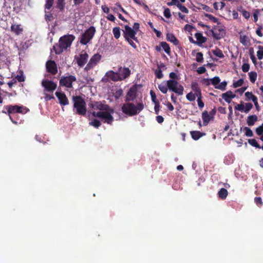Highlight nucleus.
Wrapping results in <instances>:
<instances>
[{
    "mask_svg": "<svg viewBox=\"0 0 263 263\" xmlns=\"http://www.w3.org/2000/svg\"><path fill=\"white\" fill-rule=\"evenodd\" d=\"M112 32L114 35V37L116 39H118L121 35V31L120 28L119 27H114L112 29Z\"/></svg>",
    "mask_w": 263,
    "mask_h": 263,
    "instance_id": "31",
    "label": "nucleus"
},
{
    "mask_svg": "<svg viewBox=\"0 0 263 263\" xmlns=\"http://www.w3.org/2000/svg\"><path fill=\"white\" fill-rule=\"evenodd\" d=\"M169 77L171 78L170 80L177 81L178 76L175 72H172L169 74Z\"/></svg>",
    "mask_w": 263,
    "mask_h": 263,
    "instance_id": "56",
    "label": "nucleus"
},
{
    "mask_svg": "<svg viewBox=\"0 0 263 263\" xmlns=\"http://www.w3.org/2000/svg\"><path fill=\"white\" fill-rule=\"evenodd\" d=\"M118 75L121 78V81L128 78L131 74V70L127 67L120 66L118 68Z\"/></svg>",
    "mask_w": 263,
    "mask_h": 263,
    "instance_id": "14",
    "label": "nucleus"
},
{
    "mask_svg": "<svg viewBox=\"0 0 263 263\" xmlns=\"http://www.w3.org/2000/svg\"><path fill=\"white\" fill-rule=\"evenodd\" d=\"M89 125L97 128H99L101 125V122L98 119H95L89 123Z\"/></svg>",
    "mask_w": 263,
    "mask_h": 263,
    "instance_id": "34",
    "label": "nucleus"
},
{
    "mask_svg": "<svg viewBox=\"0 0 263 263\" xmlns=\"http://www.w3.org/2000/svg\"><path fill=\"white\" fill-rule=\"evenodd\" d=\"M154 104H155L154 110L155 111V114L158 115L159 114V112L160 110V103L159 102H157V103H156Z\"/></svg>",
    "mask_w": 263,
    "mask_h": 263,
    "instance_id": "57",
    "label": "nucleus"
},
{
    "mask_svg": "<svg viewBox=\"0 0 263 263\" xmlns=\"http://www.w3.org/2000/svg\"><path fill=\"white\" fill-rule=\"evenodd\" d=\"M55 95L59 99L61 105L65 106L69 104L68 99L64 92L57 91L55 93Z\"/></svg>",
    "mask_w": 263,
    "mask_h": 263,
    "instance_id": "17",
    "label": "nucleus"
},
{
    "mask_svg": "<svg viewBox=\"0 0 263 263\" xmlns=\"http://www.w3.org/2000/svg\"><path fill=\"white\" fill-rule=\"evenodd\" d=\"M255 132L256 134L258 136L263 135V123L256 128Z\"/></svg>",
    "mask_w": 263,
    "mask_h": 263,
    "instance_id": "50",
    "label": "nucleus"
},
{
    "mask_svg": "<svg viewBox=\"0 0 263 263\" xmlns=\"http://www.w3.org/2000/svg\"><path fill=\"white\" fill-rule=\"evenodd\" d=\"M180 11H181L182 12L185 13H189V10L183 5H182L181 4H180L179 6L177 7Z\"/></svg>",
    "mask_w": 263,
    "mask_h": 263,
    "instance_id": "52",
    "label": "nucleus"
},
{
    "mask_svg": "<svg viewBox=\"0 0 263 263\" xmlns=\"http://www.w3.org/2000/svg\"><path fill=\"white\" fill-rule=\"evenodd\" d=\"M242 15L247 20H248L250 18V12L247 11V10L242 11Z\"/></svg>",
    "mask_w": 263,
    "mask_h": 263,
    "instance_id": "60",
    "label": "nucleus"
},
{
    "mask_svg": "<svg viewBox=\"0 0 263 263\" xmlns=\"http://www.w3.org/2000/svg\"><path fill=\"white\" fill-rule=\"evenodd\" d=\"M254 202L256 203V204L259 206L260 207L262 205V201L261 197H255L254 199Z\"/></svg>",
    "mask_w": 263,
    "mask_h": 263,
    "instance_id": "51",
    "label": "nucleus"
},
{
    "mask_svg": "<svg viewBox=\"0 0 263 263\" xmlns=\"http://www.w3.org/2000/svg\"><path fill=\"white\" fill-rule=\"evenodd\" d=\"M158 88L164 94L166 93L169 90L178 96L182 95L184 91L183 86L175 80H167L165 84L161 83L158 85Z\"/></svg>",
    "mask_w": 263,
    "mask_h": 263,
    "instance_id": "1",
    "label": "nucleus"
},
{
    "mask_svg": "<svg viewBox=\"0 0 263 263\" xmlns=\"http://www.w3.org/2000/svg\"><path fill=\"white\" fill-rule=\"evenodd\" d=\"M150 95L151 96L152 101L154 103L159 102V101L157 100L156 95L154 91L151 90L150 91Z\"/></svg>",
    "mask_w": 263,
    "mask_h": 263,
    "instance_id": "49",
    "label": "nucleus"
},
{
    "mask_svg": "<svg viewBox=\"0 0 263 263\" xmlns=\"http://www.w3.org/2000/svg\"><path fill=\"white\" fill-rule=\"evenodd\" d=\"M101 8L104 13H108L109 12V9L106 5H102Z\"/></svg>",
    "mask_w": 263,
    "mask_h": 263,
    "instance_id": "64",
    "label": "nucleus"
},
{
    "mask_svg": "<svg viewBox=\"0 0 263 263\" xmlns=\"http://www.w3.org/2000/svg\"><path fill=\"white\" fill-rule=\"evenodd\" d=\"M249 38L247 35L240 36V42L243 45H247L249 43Z\"/></svg>",
    "mask_w": 263,
    "mask_h": 263,
    "instance_id": "36",
    "label": "nucleus"
},
{
    "mask_svg": "<svg viewBox=\"0 0 263 263\" xmlns=\"http://www.w3.org/2000/svg\"><path fill=\"white\" fill-rule=\"evenodd\" d=\"M123 32L125 39H126V37L128 39L130 38L136 42L138 41L137 37H136V34H137L136 31L129 26L125 25L124 26V30H123Z\"/></svg>",
    "mask_w": 263,
    "mask_h": 263,
    "instance_id": "12",
    "label": "nucleus"
},
{
    "mask_svg": "<svg viewBox=\"0 0 263 263\" xmlns=\"http://www.w3.org/2000/svg\"><path fill=\"white\" fill-rule=\"evenodd\" d=\"M206 71V69L204 66H201L198 68L197 69V72L199 74H202L204 73Z\"/></svg>",
    "mask_w": 263,
    "mask_h": 263,
    "instance_id": "61",
    "label": "nucleus"
},
{
    "mask_svg": "<svg viewBox=\"0 0 263 263\" xmlns=\"http://www.w3.org/2000/svg\"><path fill=\"white\" fill-rule=\"evenodd\" d=\"M123 95V90L122 89H119L117 90L114 93L115 98L118 99L120 97Z\"/></svg>",
    "mask_w": 263,
    "mask_h": 263,
    "instance_id": "47",
    "label": "nucleus"
},
{
    "mask_svg": "<svg viewBox=\"0 0 263 263\" xmlns=\"http://www.w3.org/2000/svg\"><path fill=\"white\" fill-rule=\"evenodd\" d=\"M186 98L187 100L190 101H194L196 99L195 94L193 93L192 92H190L186 95Z\"/></svg>",
    "mask_w": 263,
    "mask_h": 263,
    "instance_id": "44",
    "label": "nucleus"
},
{
    "mask_svg": "<svg viewBox=\"0 0 263 263\" xmlns=\"http://www.w3.org/2000/svg\"><path fill=\"white\" fill-rule=\"evenodd\" d=\"M105 76L114 82L121 81V78H120L118 72L110 70L106 73Z\"/></svg>",
    "mask_w": 263,
    "mask_h": 263,
    "instance_id": "18",
    "label": "nucleus"
},
{
    "mask_svg": "<svg viewBox=\"0 0 263 263\" xmlns=\"http://www.w3.org/2000/svg\"><path fill=\"white\" fill-rule=\"evenodd\" d=\"M248 142L252 146H254V147H255L256 148H261V146H260V145L258 143V142L255 139H249Z\"/></svg>",
    "mask_w": 263,
    "mask_h": 263,
    "instance_id": "35",
    "label": "nucleus"
},
{
    "mask_svg": "<svg viewBox=\"0 0 263 263\" xmlns=\"http://www.w3.org/2000/svg\"><path fill=\"white\" fill-rule=\"evenodd\" d=\"M163 14L164 16L167 18H170L171 16L170 9L168 8H166L164 9Z\"/></svg>",
    "mask_w": 263,
    "mask_h": 263,
    "instance_id": "54",
    "label": "nucleus"
},
{
    "mask_svg": "<svg viewBox=\"0 0 263 263\" xmlns=\"http://www.w3.org/2000/svg\"><path fill=\"white\" fill-rule=\"evenodd\" d=\"M10 29L16 35H19L23 32V28L21 24H12Z\"/></svg>",
    "mask_w": 263,
    "mask_h": 263,
    "instance_id": "19",
    "label": "nucleus"
},
{
    "mask_svg": "<svg viewBox=\"0 0 263 263\" xmlns=\"http://www.w3.org/2000/svg\"><path fill=\"white\" fill-rule=\"evenodd\" d=\"M54 0H46V4L45 5V8L46 9L50 10L53 6Z\"/></svg>",
    "mask_w": 263,
    "mask_h": 263,
    "instance_id": "41",
    "label": "nucleus"
},
{
    "mask_svg": "<svg viewBox=\"0 0 263 263\" xmlns=\"http://www.w3.org/2000/svg\"><path fill=\"white\" fill-rule=\"evenodd\" d=\"M144 108L142 103H139L136 106L132 103H125L122 106V111L126 115L133 116L137 115Z\"/></svg>",
    "mask_w": 263,
    "mask_h": 263,
    "instance_id": "4",
    "label": "nucleus"
},
{
    "mask_svg": "<svg viewBox=\"0 0 263 263\" xmlns=\"http://www.w3.org/2000/svg\"><path fill=\"white\" fill-rule=\"evenodd\" d=\"M212 52L214 55L219 58H223L224 57L222 51L219 48L213 50Z\"/></svg>",
    "mask_w": 263,
    "mask_h": 263,
    "instance_id": "33",
    "label": "nucleus"
},
{
    "mask_svg": "<svg viewBox=\"0 0 263 263\" xmlns=\"http://www.w3.org/2000/svg\"><path fill=\"white\" fill-rule=\"evenodd\" d=\"M225 6L226 4L223 2H221L220 3L215 2L213 4V7L216 10L219 9V6L220 7L219 9L222 10L225 7Z\"/></svg>",
    "mask_w": 263,
    "mask_h": 263,
    "instance_id": "32",
    "label": "nucleus"
},
{
    "mask_svg": "<svg viewBox=\"0 0 263 263\" xmlns=\"http://www.w3.org/2000/svg\"><path fill=\"white\" fill-rule=\"evenodd\" d=\"M196 60L197 62L202 63L203 61V54L201 52H197L196 55Z\"/></svg>",
    "mask_w": 263,
    "mask_h": 263,
    "instance_id": "48",
    "label": "nucleus"
},
{
    "mask_svg": "<svg viewBox=\"0 0 263 263\" xmlns=\"http://www.w3.org/2000/svg\"><path fill=\"white\" fill-rule=\"evenodd\" d=\"M191 88L195 92V93L201 90L197 82H192L191 84Z\"/></svg>",
    "mask_w": 263,
    "mask_h": 263,
    "instance_id": "38",
    "label": "nucleus"
},
{
    "mask_svg": "<svg viewBox=\"0 0 263 263\" xmlns=\"http://www.w3.org/2000/svg\"><path fill=\"white\" fill-rule=\"evenodd\" d=\"M158 68L157 69H156L155 71V74L156 77L158 79H160L163 78V74L162 70L160 68V66L158 65Z\"/></svg>",
    "mask_w": 263,
    "mask_h": 263,
    "instance_id": "37",
    "label": "nucleus"
},
{
    "mask_svg": "<svg viewBox=\"0 0 263 263\" xmlns=\"http://www.w3.org/2000/svg\"><path fill=\"white\" fill-rule=\"evenodd\" d=\"M44 94H45L44 99H45V101H48L50 100L51 99H54V97L53 95H49V94H47L46 93H44Z\"/></svg>",
    "mask_w": 263,
    "mask_h": 263,
    "instance_id": "62",
    "label": "nucleus"
},
{
    "mask_svg": "<svg viewBox=\"0 0 263 263\" xmlns=\"http://www.w3.org/2000/svg\"><path fill=\"white\" fill-rule=\"evenodd\" d=\"M125 40L126 41L128 42V43L135 49H136L137 48V46L133 42V40L132 39H130V38H126V39Z\"/></svg>",
    "mask_w": 263,
    "mask_h": 263,
    "instance_id": "58",
    "label": "nucleus"
},
{
    "mask_svg": "<svg viewBox=\"0 0 263 263\" xmlns=\"http://www.w3.org/2000/svg\"><path fill=\"white\" fill-rule=\"evenodd\" d=\"M228 194V192L224 188H221L218 193L219 198L222 200L226 199Z\"/></svg>",
    "mask_w": 263,
    "mask_h": 263,
    "instance_id": "27",
    "label": "nucleus"
},
{
    "mask_svg": "<svg viewBox=\"0 0 263 263\" xmlns=\"http://www.w3.org/2000/svg\"><path fill=\"white\" fill-rule=\"evenodd\" d=\"M92 115L95 117L100 118L104 119V123L111 124L114 121V117L107 111H93Z\"/></svg>",
    "mask_w": 263,
    "mask_h": 263,
    "instance_id": "9",
    "label": "nucleus"
},
{
    "mask_svg": "<svg viewBox=\"0 0 263 263\" xmlns=\"http://www.w3.org/2000/svg\"><path fill=\"white\" fill-rule=\"evenodd\" d=\"M205 16L207 17L209 20H211L214 23H217L218 21V18L213 16L211 14H206Z\"/></svg>",
    "mask_w": 263,
    "mask_h": 263,
    "instance_id": "55",
    "label": "nucleus"
},
{
    "mask_svg": "<svg viewBox=\"0 0 263 263\" xmlns=\"http://www.w3.org/2000/svg\"><path fill=\"white\" fill-rule=\"evenodd\" d=\"M42 85L44 88V91L49 92H53L57 87V85L55 83L48 80H43Z\"/></svg>",
    "mask_w": 263,
    "mask_h": 263,
    "instance_id": "11",
    "label": "nucleus"
},
{
    "mask_svg": "<svg viewBox=\"0 0 263 263\" xmlns=\"http://www.w3.org/2000/svg\"><path fill=\"white\" fill-rule=\"evenodd\" d=\"M47 71L55 75L58 72V68L55 62L54 61L49 60L46 63Z\"/></svg>",
    "mask_w": 263,
    "mask_h": 263,
    "instance_id": "15",
    "label": "nucleus"
},
{
    "mask_svg": "<svg viewBox=\"0 0 263 263\" xmlns=\"http://www.w3.org/2000/svg\"><path fill=\"white\" fill-rule=\"evenodd\" d=\"M160 45L165 52L169 55L171 53V48L169 45L165 42H162L160 43Z\"/></svg>",
    "mask_w": 263,
    "mask_h": 263,
    "instance_id": "28",
    "label": "nucleus"
},
{
    "mask_svg": "<svg viewBox=\"0 0 263 263\" xmlns=\"http://www.w3.org/2000/svg\"><path fill=\"white\" fill-rule=\"evenodd\" d=\"M227 85V82L226 81H223V82H222L218 86H216L215 88L220 89L221 90H224L226 89Z\"/></svg>",
    "mask_w": 263,
    "mask_h": 263,
    "instance_id": "43",
    "label": "nucleus"
},
{
    "mask_svg": "<svg viewBox=\"0 0 263 263\" xmlns=\"http://www.w3.org/2000/svg\"><path fill=\"white\" fill-rule=\"evenodd\" d=\"M65 5V0H57L56 7L62 11L64 9Z\"/></svg>",
    "mask_w": 263,
    "mask_h": 263,
    "instance_id": "29",
    "label": "nucleus"
},
{
    "mask_svg": "<svg viewBox=\"0 0 263 263\" xmlns=\"http://www.w3.org/2000/svg\"><path fill=\"white\" fill-rule=\"evenodd\" d=\"M88 54L86 52L81 53L78 56L76 55L74 59L76 60L78 65L82 67L85 65L87 62Z\"/></svg>",
    "mask_w": 263,
    "mask_h": 263,
    "instance_id": "13",
    "label": "nucleus"
},
{
    "mask_svg": "<svg viewBox=\"0 0 263 263\" xmlns=\"http://www.w3.org/2000/svg\"><path fill=\"white\" fill-rule=\"evenodd\" d=\"M95 109L101 110L100 111L109 110V106L102 104L101 102H95Z\"/></svg>",
    "mask_w": 263,
    "mask_h": 263,
    "instance_id": "21",
    "label": "nucleus"
},
{
    "mask_svg": "<svg viewBox=\"0 0 263 263\" xmlns=\"http://www.w3.org/2000/svg\"><path fill=\"white\" fill-rule=\"evenodd\" d=\"M75 38L74 35L69 34L61 36L59 39L58 48L55 49V47L54 46L55 53L60 54L70 47Z\"/></svg>",
    "mask_w": 263,
    "mask_h": 263,
    "instance_id": "2",
    "label": "nucleus"
},
{
    "mask_svg": "<svg viewBox=\"0 0 263 263\" xmlns=\"http://www.w3.org/2000/svg\"><path fill=\"white\" fill-rule=\"evenodd\" d=\"M195 36L197 40L196 44L198 45H200L206 41V38L203 36L201 32H197L195 33Z\"/></svg>",
    "mask_w": 263,
    "mask_h": 263,
    "instance_id": "22",
    "label": "nucleus"
},
{
    "mask_svg": "<svg viewBox=\"0 0 263 263\" xmlns=\"http://www.w3.org/2000/svg\"><path fill=\"white\" fill-rule=\"evenodd\" d=\"M259 50L257 51V56L259 60L263 59V46H259Z\"/></svg>",
    "mask_w": 263,
    "mask_h": 263,
    "instance_id": "39",
    "label": "nucleus"
},
{
    "mask_svg": "<svg viewBox=\"0 0 263 263\" xmlns=\"http://www.w3.org/2000/svg\"><path fill=\"white\" fill-rule=\"evenodd\" d=\"M243 82L244 81L242 79H240L238 81L234 82L233 86L234 88H237L238 87H240L242 85Z\"/></svg>",
    "mask_w": 263,
    "mask_h": 263,
    "instance_id": "46",
    "label": "nucleus"
},
{
    "mask_svg": "<svg viewBox=\"0 0 263 263\" xmlns=\"http://www.w3.org/2000/svg\"><path fill=\"white\" fill-rule=\"evenodd\" d=\"M235 109L242 112L244 110V105L242 104H237V106H235Z\"/></svg>",
    "mask_w": 263,
    "mask_h": 263,
    "instance_id": "59",
    "label": "nucleus"
},
{
    "mask_svg": "<svg viewBox=\"0 0 263 263\" xmlns=\"http://www.w3.org/2000/svg\"><path fill=\"white\" fill-rule=\"evenodd\" d=\"M220 82V79L218 77H215L211 79V83L212 85H213L215 87L216 86H218V84Z\"/></svg>",
    "mask_w": 263,
    "mask_h": 263,
    "instance_id": "40",
    "label": "nucleus"
},
{
    "mask_svg": "<svg viewBox=\"0 0 263 263\" xmlns=\"http://www.w3.org/2000/svg\"><path fill=\"white\" fill-rule=\"evenodd\" d=\"M241 68L243 72H248L250 69V65L248 63H244L242 65Z\"/></svg>",
    "mask_w": 263,
    "mask_h": 263,
    "instance_id": "53",
    "label": "nucleus"
},
{
    "mask_svg": "<svg viewBox=\"0 0 263 263\" xmlns=\"http://www.w3.org/2000/svg\"><path fill=\"white\" fill-rule=\"evenodd\" d=\"M96 32V30L94 26H92L89 27L84 32L81 34L79 38L80 44L83 45H86L89 43L94 37Z\"/></svg>",
    "mask_w": 263,
    "mask_h": 263,
    "instance_id": "5",
    "label": "nucleus"
},
{
    "mask_svg": "<svg viewBox=\"0 0 263 263\" xmlns=\"http://www.w3.org/2000/svg\"><path fill=\"white\" fill-rule=\"evenodd\" d=\"M101 55L99 53L95 54L89 60L84 68V70L88 71L93 69L101 60Z\"/></svg>",
    "mask_w": 263,
    "mask_h": 263,
    "instance_id": "10",
    "label": "nucleus"
},
{
    "mask_svg": "<svg viewBox=\"0 0 263 263\" xmlns=\"http://www.w3.org/2000/svg\"><path fill=\"white\" fill-rule=\"evenodd\" d=\"M192 138L195 140H197L202 136L205 135L204 133H201L199 131L194 130L190 132Z\"/></svg>",
    "mask_w": 263,
    "mask_h": 263,
    "instance_id": "23",
    "label": "nucleus"
},
{
    "mask_svg": "<svg viewBox=\"0 0 263 263\" xmlns=\"http://www.w3.org/2000/svg\"><path fill=\"white\" fill-rule=\"evenodd\" d=\"M212 117L209 114L208 112L206 110L202 113V118L203 120V125H206L210 122Z\"/></svg>",
    "mask_w": 263,
    "mask_h": 263,
    "instance_id": "26",
    "label": "nucleus"
},
{
    "mask_svg": "<svg viewBox=\"0 0 263 263\" xmlns=\"http://www.w3.org/2000/svg\"><path fill=\"white\" fill-rule=\"evenodd\" d=\"M197 103H198V107L200 109H202L204 107V104L201 99H197Z\"/></svg>",
    "mask_w": 263,
    "mask_h": 263,
    "instance_id": "63",
    "label": "nucleus"
},
{
    "mask_svg": "<svg viewBox=\"0 0 263 263\" xmlns=\"http://www.w3.org/2000/svg\"><path fill=\"white\" fill-rule=\"evenodd\" d=\"M235 97L236 95L230 90L222 93L221 95L222 99L228 103H230L231 102L232 99L234 98Z\"/></svg>",
    "mask_w": 263,
    "mask_h": 263,
    "instance_id": "20",
    "label": "nucleus"
},
{
    "mask_svg": "<svg viewBox=\"0 0 263 263\" xmlns=\"http://www.w3.org/2000/svg\"><path fill=\"white\" fill-rule=\"evenodd\" d=\"M253 108V104L251 103H247L244 106L243 111L246 113H248L249 111Z\"/></svg>",
    "mask_w": 263,
    "mask_h": 263,
    "instance_id": "45",
    "label": "nucleus"
},
{
    "mask_svg": "<svg viewBox=\"0 0 263 263\" xmlns=\"http://www.w3.org/2000/svg\"><path fill=\"white\" fill-rule=\"evenodd\" d=\"M210 31L213 38L217 40L223 38L226 35V30L221 25H215Z\"/></svg>",
    "mask_w": 263,
    "mask_h": 263,
    "instance_id": "7",
    "label": "nucleus"
},
{
    "mask_svg": "<svg viewBox=\"0 0 263 263\" xmlns=\"http://www.w3.org/2000/svg\"><path fill=\"white\" fill-rule=\"evenodd\" d=\"M250 80L251 83H254L257 79V73L255 71H251L248 73Z\"/></svg>",
    "mask_w": 263,
    "mask_h": 263,
    "instance_id": "30",
    "label": "nucleus"
},
{
    "mask_svg": "<svg viewBox=\"0 0 263 263\" xmlns=\"http://www.w3.org/2000/svg\"><path fill=\"white\" fill-rule=\"evenodd\" d=\"M258 118L257 116L255 115H250L248 117L247 120V124L252 126L254 125L255 123L257 121Z\"/></svg>",
    "mask_w": 263,
    "mask_h": 263,
    "instance_id": "24",
    "label": "nucleus"
},
{
    "mask_svg": "<svg viewBox=\"0 0 263 263\" xmlns=\"http://www.w3.org/2000/svg\"><path fill=\"white\" fill-rule=\"evenodd\" d=\"M77 81V78L72 75L67 76H62L60 80L59 84L61 86L65 87L67 88H72V83Z\"/></svg>",
    "mask_w": 263,
    "mask_h": 263,
    "instance_id": "8",
    "label": "nucleus"
},
{
    "mask_svg": "<svg viewBox=\"0 0 263 263\" xmlns=\"http://www.w3.org/2000/svg\"><path fill=\"white\" fill-rule=\"evenodd\" d=\"M166 40L168 41L173 43L175 45H178L179 43L178 39L173 33H167L166 34Z\"/></svg>",
    "mask_w": 263,
    "mask_h": 263,
    "instance_id": "25",
    "label": "nucleus"
},
{
    "mask_svg": "<svg viewBox=\"0 0 263 263\" xmlns=\"http://www.w3.org/2000/svg\"><path fill=\"white\" fill-rule=\"evenodd\" d=\"M73 102V111L81 116H85L86 114V104L84 99L80 96L72 97Z\"/></svg>",
    "mask_w": 263,
    "mask_h": 263,
    "instance_id": "3",
    "label": "nucleus"
},
{
    "mask_svg": "<svg viewBox=\"0 0 263 263\" xmlns=\"http://www.w3.org/2000/svg\"><path fill=\"white\" fill-rule=\"evenodd\" d=\"M137 89L135 86L131 87L128 91L125 101H133L137 97Z\"/></svg>",
    "mask_w": 263,
    "mask_h": 263,
    "instance_id": "16",
    "label": "nucleus"
},
{
    "mask_svg": "<svg viewBox=\"0 0 263 263\" xmlns=\"http://www.w3.org/2000/svg\"><path fill=\"white\" fill-rule=\"evenodd\" d=\"M243 131L245 132V135L247 137H252L253 136L252 130L248 127H245Z\"/></svg>",
    "mask_w": 263,
    "mask_h": 263,
    "instance_id": "42",
    "label": "nucleus"
},
{
    "mask_svg": "<svg viewBox=\"0 0 263 263\" xmlns=\"http://www.w3.org/2000/svg\"><path fill=\"white\" fill-rule=\"evenodd\" d=\"M4 109H5L7 110V112L9 116L10 119L14 124H17V122L14 121L12 119L11 114H14V113H21V114H26L29 110L28 108H27V107H26L25 106H19L17 105H9L5 106Z\"/></svg>",
    "mask_w": 263,
    "mask_h": 263,
    "instance_id": "6",
    "label": "nucleus"
}]
</instances>
